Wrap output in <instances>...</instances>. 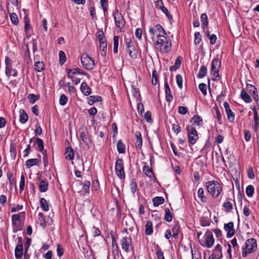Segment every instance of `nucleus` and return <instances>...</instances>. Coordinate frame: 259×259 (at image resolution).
<instances>
[{
  "label": "nucleus",
  "instance_id": "6",
  "mask_svg": "<svg viewBox=\"0 0 259 259\" xmlns=\"http://www.w3.org/2000/svg\"><path fill=\"white\" fill-rule=\"evenodd\" d=\"M115 172L120 179L125 178V173L123 167V162L122 159H118L115 163Z\"/></svg>",
  "mask_w": 259,
  "mask_h": 259
},
{
  "label": "nucleus",
  "instance_id": "61",
  "mask_svg": "<svg viewBox=\"0 0 259 259\" xmlns=\"http://www.w3.org/2000/svg\"><path fill=\"white\" fill-rule=\"evenodd\" d=\"M195 39L194 43L195 45H198L200 43L201 40V38L200 36V34L199 32H196L194 34Z\"/></svg>",
  "mask_w": 259,
  "mask_h": 259
},
{
  "label": "nucleus",
  "instance_id": "60",
  "mask_svg": "<svg viewBox=\"0 0 259 259\" xmlns=\"http://www.w3.org/2000/svg\"><path fill=\"white\" fill-rule=\"evenodd\" d=\"M193 119L194 120V123H196L197 125H200L201 124V122L202 121V118L201 116L195 115L194 116Z\"/></svg>",
  "mask_w": 259,
  "mask_h": 259
},
{
  "label": "nucleus",
  "instance_id": "42",
  "mask_svg": "<svg viewBox=\"0 0 259 259\" xmlns=\"http://www.w3.org/2000/svg\"><path fill=\"white\" fill-rule=\"evenodd\" d=\"M254 188L252 185H248L246 188V194L248 197H251L254 193Z\"/></svg>",
  "mask_w": 259,
  "mask_h": 259
},
{
  "label": "nucleus",
  "instance_id": "51",
  "mask_svg": "<svg viewBox=\"0 0 259 259\" xmlns=\"http://www.w3.org/2000/svg\"><path fill=\"white\" fill-rule=\"evenodd\" d=\"M66 56L64 52L60 51L59 52V62L61 65H63L66 61Z\"/></svg>",
  "mask_w": 259,
  "mask_h": 259
},
{
  "label": "nucleus",
  "instance_id": "47",
  "mask_svg": "<svg viewBox=\"0 0 259 259\" xmlns=\"http://www.w3.org/2000/svg\"><path fill=\"white\" fill-rule=\"evenodd\" d=\"M253 114H254L253 115V119L254 121V126L256 128H257L258 125H259V122H258L259 118H258V115H257V112L255 108H254L253 110Z\"/></svg>",
  "mask_w": 259,
  "mask_h": 259
},
{
  "label": "nucleus",
  "instance_id": "19",
  "mask_svg": "<svg viewBox=\"0 0 259 259\" xmlns=\"http://www.w3.org/2000/svg\"><path fill=\"white\" fill-rule=\"evenodd\" d=\"M154 28L157 33V34H156L157 37L162 36L163 35H167L165 30L160 25L157 24Z\"/></svg>",
  "mask_w": 259,
  "mask_h": 259
},
{
  "label": "nucleus",
  "instance_id": "37",
  "mask_svg": "<svg viewBox=\"0 0 259 259\" xmlns=\"http://www.w3.org/2000/svg\"><path fill=\"white\" fill-rule=\"evenodd\" d=\"M165 211V217L164 220L168 222H170L172 220V215L168 208H166L164 210Z\"/></svg>",
  "mask_w": 259,
  "mask_h": 259
},
{
  "label": "nucleus",
  "instance_id": "3",
  "mask_svg": "<svg viewBox=\"0 0 259 259\" xmlns=\"http://www.w3.org/2000/svg\"><path fill=\"white\" fill-rule=\"evenodd\" d=\"M256 248L257 244L256 240L254 238L248 239L245 242V248L242 252V256L246 257L248 254L256 250Z\"/></svg>",
  "mask_w": 259,
  "mask_h": 259
},
{
  "label": "nucleus",
  "instance_id": "13",
  "mask_svg": "<svg viewBox=\"0 0 259 259\" xmlns=\"http://www.w3.org/2000/svg\"><path fill=\"white\" fill-rule=\"evenodd\" d=\"M126 52L129 54V55L131 58L136 59L137 57L138 52L135 48L134 45L127 46V48H126Z\"/></svg>",
  "mask_w": 259,
  "mask_h": 259
},
{
  "label": "nucleus",
  "instance_id": "15",
  "mask_svg": "<svg viewBox=\"0 0 259 259\" xmlns=\"http://www.w3.org/2000/svg\"><path fill=\"white\" fill-rule=\"evenodd\" d=\"M212 254L214 256V257L218 258V259H220L222 257V248L221 246L219 244L215 246L212 251Z\"/></svg>",
  "mask_w": 259,
  "mask_h": 259
},
{
  "label": "nucleus",
  "instance_id": "24",
  "mask_svg": "<svg viewBox=\"0 0 259 259\" xmlns=\"http://www.w3.org/2000/svg\"><path fill=\"white\" fill-rule=\"evenodd\" d=\"M135 136L137 138V141L136 143V147L137 148L140 149L142 147V138L141 134L140 132H137L135 133Z\"/></svg>",
  "mask_w": 259,
  "mask_h": 259
},
{
  "label": "nucleus",
  "instance_id": "46",
  "mask_svg": "<svg viewBox=\"0 0 259 259\" xmlns=\"http://www.w3.org/2000/svg\"><path fill=\"white\" fill-rule=\"evenodd\" d=\"M7 177L10 183V188H12L15 183V179L13 177V174L11 172H8L7 173Z\"/></svg>",
  "mask_w": 259,
  "mask_h": 259
},
{
  "label": "nucleus",
  "instance_id": "14",
  "mask_svg": "<svg viewBox=\"0 0 259 259\" xmlns=\"http://www.w3.org/2000/svg\"><path fill=\"white\" fill-rule=\"evenodd\" d=\"M221 61L218 59H214L211 62V67L210 71H219L221 67Z\"/></svg>",
  "mask_w": 259,
  "mask_h": 259
},
{
  "label": "nucleus",
  "instance_id": "12",
  "mask_svg": "<svg viewBox=\"0 0 259 259\" xmlns=\"http://www.w3.org/2000/svg\"><path fill=\"white\" fill-rule=\"evenodd\" d=\"M114 20L116 26L119 28L123 27L125 24V22L120 13L117 14V16H114Z\"/></svg>",
  "mask_w": 259,
  "mask_h": 259
},
{
  "label": "nucleus",
  "instance_id": "1",
  "mask_svg": "<svg viewBox=\"0 0 259 259\" xmlns=\"http://www.w3.org/2000/svg\"><path fill=\"white\" fill-rule=\"evenodd\" d=\"M155 45L157 49L162 53L169 52L171 49V42L167 35L158 37Z\"/></svg>",
  "mask_w": 259,
  "mask_h": 259
},
{
  "label": "nucleus",
  "instance_id": "50",
  "mask_svg": "<svg viewBox=\"0 0 259 259\" xmlns=\"http://www.w3.org/2000/svg\"><path fill=\"white\" fill-rule=\"evenodd\" d=\"M213 109L214 110V111L215 112L216 118H217L218 122H219L220 124H222V122H221L222 116H221V112L219 110L218 107L217 106H215V107H214V108H213Z\"/></svg>",
  "mask_w": 259,
  "mask_h": 259
},
{
  "label": "nucleus",
  "instance_id": "30",
  "mask_svg": "<svg viewBox=\"0 0 259 259\" xmlns=\"http://www.w3.org/2000/svg\"><path fill=\"white\" fill-rule=\"evenodd\" d=\"M242 99L246 103H250L252 101L250 96L246 93L245 90H242L241 92Z\"/></svg>",
  "mask_w": 259,
  "mask_h": 259
},
{
  "label": "nucleus",
  "instance_id": "53",
  "mask_svg": "<svg viewBox=\"0 0 259 259\" xmlns=\"http://www.w3.org/2000/svg\"><path fill=\"white\" fill-rule=\"evenodd\" d=\"M67 97L64 94L61 95L59 99V104L62 106H64L67 103Z\"/></svg>",
  "mask_w": 259,
  "mask_h": 259
},
{
  "label": "nucleus",
  "instance_id": "32",
  "mask_svg": "<svg viewBox=\"0 0 259 259\" xmlns=\"http://www.w3.org/2000/svg\"><path fill=\"white\" fill-rule=\"evenodd\" d=\"M66 158L68 160H72L74 158V152L71 147H67L66 149Z\"/></svg>",
  "mask_w": 259,
  "mask_h": 259
},
{
  "label": "nucleus",
  "instance_id": "52",
  "mask_svg": "<svg viewBox=\"0 0 259 259\" xmlns=\"http://www.w3.org/2000/svg\"><path fill=\"white\" fill-rule=\"evenodd\" d=\"M24 20L25 23L24 30L27 33L28 30L31 28V26L30 25L29 20L28 17H27L26 16L24 17Z\"/></svg>",
  "mask_w": 259,
  "mask_h": 259
},
{
  "label": "nucleus",
  "instance_id": "2",
  "mask_svg": "<svg viewBox=\"0 0 259 259\" xmlns=\"http://www.w3.org/2000/svg\"><path fill=\"white\" fill-rule=\"evenodd\" d=\"M206 185L208 193L214 198L217 197L222 191V187L218 181H208Z\"/></svg>",
  "mask_w": 259,
  "mask_h": 259
},
{
  "label": "nucleus",
  "instance_id": "27",
  "mask_svg": "<svg viewBox=\"0 0 259 259\" xmlns=\"http://www.w3.org/2000/svg\"><path fill=\"white\" fill-rule=\"evenodd\" d=\"M23 254V246L17 245L15 250V255L17 259H20Z\"/></svg>",
  "mask_w": 259,
  "mask_h": 259
},
{
  "label": "nucleus",
  "instance_id": "8",
  "mask_svg": "<svg viewBox=\"0 0 259 259\" xmlns=\"http://www.w3.org/2000/svg\"><path fill=\"white\" fill-rule=\"evenodd\" d=\"M205 242L204 244H201L202 246H205L207 248L212 247L214 242L213 234L212 232L207 230L204 235Z\"/></svg>",
  "mask_w": 259,
  "mask_h": 259
},
{
  "label": "nucleus",
  "instance_id": "54",
  "mask_svg": "<svg viewBox=\"0 0 259 259\" xmlns=\"http://www.w3.org/2000/svg\"><path fill=\"white\" fill-rule=\"evenodd\" d=\"M176 81L178 84V86L180 89H182L183 88V78L182 76L180 74H178L176 76Z\"/></svg>",
  "mask_w": 259,
  "mask_h": 259
},
{
  "label": "nucleus",
  "instance_id": "23",
  "mask_svg": "<svg viewBox=\"0 0 259 259\" xmlns=\"http://www.w3.org/2000/svg\"><path fill=\"white\" fill-rule=\"evenodd\" d=\"M38 188L40 192H45L48 189V183L45 180H40Z\"/></svg>",
  "mask_w": 259,
  "mask_h": 259
},
{
  "label": "nucleus",
  "instance_id": "5",
  "mask_svg": "<svg viewBox=\"0 0 259 259\" xmlns=\"http://www.w3.org/2000/svg\"><path fill=\"white\" fill-rule=\"evenodd\" d=\"M81 62L83 67L89 70L93 69L95 66L94 60L86 54L81 55Z\"/></svg>",
  "mask_w": 259,
  "mask_h": 259
},
{
  "label": "nucleus",
  "instance_id": "17",
  "mask_svg": "<svg viewBox=\"0 0 259 259\" xmlns=\"http://www.w3.org/2000/svg\"><path fill=\"white\" fill-rule=\"evenodd\" d=\"M35 143L36 144L37 147L38 148V150L42 153L43 155H45L47 154V151L44 150V143L43 141L39 138H36L35 139Z\"/></svg>",
  "mask_w": 259,
  "mask_h": 259
},
{
  "label": "nucleus",
  "instance_id": "9",
  "mask_svg": "<svg viewBox=\"0 0 259 259\" xmlns=\"http://www.w3.org/2000/svg\"><path fill=\"white\" fill-rule=\"evenodd\" d=\"M122 248L126 252H129V247L132 245V239L130 237H123L120 240Z\"/></svg>",
  "mask_w": 259,
  "mask_h": 259
},
{
  "label": "nucleus",
  "instance_id": "36",
  "mask_svg": "<svg viewBox=\"0 0 259 259\" xmlns=\"http://www.w3.org/2000/svg\"><path fill=\"white\" fill-rule=\"evenodd\" d=\"M6 74L8 76L11 75L16 76L17 75V71L12 68V66H8L6 67Z\"/></svg>",
  "mask_w": 259,
  "mask_h": 259
},
{
  "label": "nucleus",
  "instance_id": "20",
  "mask_svg": "<svg viewBox=\"0 0 259 259\" xmlns=\"http://www.w3.org/2000/svg\"><path fill=\"white\" fill-rule=\"evenodd\" d=\"M182 57L178 56L176 60L175 65L170 67L169 70L170 71H176L180 67L182 61Z\"/></svg>",
  "mask_w": 259,
  "mask_h": 259
},
{
  "label": "nucleus",
  "instance_id": "40",
  "mask_svg": "<svg viewBox=\"0 0 259 259\" xmlns=\"http://www.w3.org/2000/svg\"><path fill=\"white\" fill-rule=\"evenodd\" d=\"M198 197L200 198L201 201L203 202H206L207 200L206 197L204 195V190L202 188H200L198 189L197 192Z\"/></svg>",
  "mask_w": 259,
  "mask_h": 259
},
{
  "label": "nucleus",
  "instance_id": "63",
  "mask_svg": "<svg viewBox=\"0 0 259 259\" xmlns=\"http://www.w3.org/2000/svg\"><path fill=\"white\" fill-rule=\"evenodd\" d=\"M210 74L212 75V79L213 80H218L220 78L219 71H210Z\"/></svg>",
  "mask_w": 259,
  "mask_h": 259
},
{
  "label": "nucleus",
  "instance_id": "10",
  "mask_svg": "<svg viewBox=\"0 0 259 259\" xmlns=\"http://www.w3.org/2000/svg\"><path fill=\"white\" fill-rule=\"evenodd\" d=\"M224 229L227 232V237L231 238L234 235L235 229H234V224L233 222H230L228 224H225Z\"/></svg>",
  "mask_w": 259,
  "mask_h": 259
},
{
  "label": "nucleus",
  "instance_id": "21",
  "mask_svg": "<svg viewBox=\"0 0 259 259\" xmlns=\"http://www.w3.org/2000/svg\"><path fill=\"white\" fill-rule=\"evenodd\" d=\"M143 172L150 178L154 177V173L152 168H150L148 165H144L143 167Z\"/></svg>",
  "mask_w": 259,
  "mask_h": 259
},
{
  "label": "nucleus",
  "instance_id": "41",
  "mask_svg": "<svg viewBox=\"0 0 259 259\" xmlns=\"http://www.w3.org/2000/svg\"><path fill=\"white\" fill-rule=\"evenodd\" d=\"M227 115L228 120L231 122H234L235 120V114L231 110V109H228L226 111Z\"/></svg>",
  "mask_w": 259,
  "mask_h": 259
},
{
  "label": "nucleus",
  "instance_id": "35",
  "mask_svg": "<svg viewBox=\"0 0 259 259\" xmlns=\"http://www.w3.org/2000/svg\"><path fill=\"white\" fill-rule=\"evenodd\" d=\"M102 98L99 96H91L88 98V103L92 105L95 102L100 101Z\"/></svg>",
  "mask_w": 259,
  "mask_h": 259
},
{
  "label": "nucleus",
  "instance_id": "49",
  "mask_svg": "<svg viewBox=\"0 0 259 259\" xmlns=\"http://www.w3.org/2000/svg\"><path fill=\"white\" fill-rule=\"evenodd\" d=\"M179 228L180 226L178 224H176L173 226L172 231L173 232L172 237L177 238L179 234Z\"/></svg>",
  "mask_w": 259,
  "mask_h": 259
},
{
  "label": "nucleus",
  "instance_id": "16",
  "mask_svg": "<svg viewBox=\"0 0 259 259\" xmlns=\"http://www.w3.org/2000/svg\"><path fill=\"white\" fill-rule=\"evenodd\" d=\"M9 4L8 3L7 5V8L8 12L10 14V19L13 24H14L15 25H17L18 23V21H19L17 16L16 13L11 12V11L9 8Z\"/></svg>",
  "mask_w": 259,
  "mask_h": 259
},
{
  "label": "nucleus",
  "instance_id": "34",
  "mask_svg": "<svg viewBox=\"0 0 259 259\" xmlns=\"http://www.w3.org/2000/svg\"><path fill=\"white\" fill-rule=\"evenodd\" d=\"M117 149L119 153H124L125 147L121 140H119L117 143Z\"/></svg>",
  "mask_w": 259,
  "mask_h": 259
},
{
  "label": "nucleus",
  "instance_id": "62",
  "mask_svg": "<svg viewBox=\"0 0 259 259\" xmlns=\"http://www.w3.org/2000/svg\"><path fill=\"white\" fill-rule=\"evenodd\" d=\"M231 243L234 249V251L239 250V246L237 244V239L234 238L231 241Z\"/></svg>",
  "mask_w": 259,
  "mask_h": 259
},
{
  "label": "nucleus",
  "instance_id": "44",
  "mask_svg": "<svg viewBox=\"0 0 259 259\" xmlns=\"http://www.w3.org/2000/svg\"><path fill=\"white\" fill-rule=\"evenodd\" d=\"M35 69L38 71L40 72L41 70H44L45 67V65L42 62H36L34 64Z\"/></svg>",
  "mask_w": 259,
  "mask_h": 259
},
{
  "label": "nucleus",
  "instance_id": "31",
  "mask_svg": "<svg viewBox=\"0 0 259 259\" xmlns=\"http://www.w3.org/2000/svg\"><path fill=\"white\" fill-rule=\"evenodd\" d=\"M25 212L24 211L21 212L19 214H15L12 216V221L13 222L20 221L21 218H25Z\"/></svg>",
  "mask_w": 259,
  "mask_h": 259
},
{
  "label": "nucleus",
  "instance_id": "64",
  "mask_svg": "<svg viewBox=\"0 0 259 259\" xmlns=\"http://www.w3.org/2000/svg\"><path fill=\"white\" fill-rule=\"evenodd\" d=\"M145 120L148 122H152L153 120L151 118V113L150 111H147L144 114Z\"/></svg>",
  "mask_w": 259,
  "mask_h": 259
},
{
  "label": "nucleus",
  "instance_id": "18",
  "mask_svg": "<svg viewBox=\"0 0 259 259\" xmlns=\"http://www.w3.org/2000/svg\"><path fill=\"white\" fill-rule=\"evenodd\" d=\"M80 90L85 96H89L91 93V89L88 85L87 83L82 82L80 85Z\"/></svg>",
  "mask_w": 259,
  "mask_h": 259
},
{
  "label": "nucleus",
  "instance_id": "29",
  "mask_svg": "<svg viewBox=\"0 0 259 259\" xmlns=\"http://www.w3.org/2000/svg\"><path fill=\"white\" fill-rule=\"evenodd\" d=\"M164 199L162 197H155L152 199L153 205L154 206H158L164 202Z\"/></svg>",
  "mask_w": 259,
  "mask_h": 259
},
{
  "label": "nucleus",
  "instance_id": "57",
  "mask_svg": "<svg viewBox=\"0 0 259 259\" xmlns=\"http://www.w3.org/2000/svg\"><path fill=\"white\" fill-rule=\"evenodd\" d=\"M91 183L89 181H85L82 187L83 190L86 193H89Z\"/></svg>",
  "mask_w": 259,
  "mask_h": 259
},
{
  "label": "nucleus",
  "instance_id": "58",
  "mask_svg": "<svg viewBox=\"0 0 259 259\" xmlns=\"http://www.w3.org/2000/svg\"><path fill=\"white\" fill-rule=\"evenodd\" d=\"M199 89L204 96L207 94L206 85L204 83H201L199 85Z\"/></svg>",
  "mask_w": 259,
  "mask_h": 259
},
{
  "label": "nucleus",
  "instance_id": "7",
  "mask_svg": "<svg viewBox=\"0 0 259 259\" xmlns=\"http://www.w3.org/2000/svg\"><path fill=\"white\" fill-rule=\"evenodd\" d=\"M80 138L81 140L80 144H82V147L85 150H87L90 149V143L91 140L89 136V133L87 131H82L80 133Z\"/></svg>",
  "mask_w": 259,
  "mask_h": 259
},
{
  "label": "nucleus",
  "instance_id": "28",
  "mask_svg": "<svg viewBox=\"0 0 259 259\" xmlns=\"http://www.w3.org/2000/svg\"><path fill=\"white\" fill-rule=\"evenodd\" d=\"M100 49L101 52V56L103 57L105 56L106 55L107 51V42L106 40L100 42Z\"/></svg>",
  "mask_w": 259,
  "mask_h": 259
},
{
  "label": "nucleus",
  "instance_id": "45",
  "mask_svg": "<svg viewBox=\"0 0 259 259\" xmlns=\"http://www.w3.org/2000/svg\"><path fill=\"white\" fill-rule=\"evenodd\" d=\"M223 206L227 212L231 211L233 208L232 203L229 201L225 202Z\"/></svg>",
  "mask_w": 259,
  "mask_h": 259
},
{
  "label": "nucleus",
  "instance_id": "59",
  "mask_svg": "<svg viewBox=\"0 0 259 259\" xmlns=\"http://www.w3.org/2000/svg\"><path fill=\"white\" fill-rule=\"evenodd\" d=\"M28 98L29 102L31 104H34L38 99V98L33 94L29 95Z\"/></svg>",
  "mask_w": 259,
  "mask_h": 259
},
{
  "label": "nucleus",
  "instance_id": "39",
  "mask_svg": "<svg viewBox=\"0 0 259 259\" xmlns=\"http://www.w3.org/2000/svg\"><path fill=\"white\" fill-rule=\"evenodd\" d=\"M207 73V67L205 66H202L201 67L199 73L198 74V77L199 78H203L206 74Z\"/></svg>",
  "mask_w": 259,
  "mask_h": 259
},
{
  "label": "nucleus",
  "instance_id": "38",
  "mask_svg": "<svg viewBox=\"0 0 259 259\" xmlns=\"http://www.w3.org/2000/svg\"><path fill=\"white\" fill-rule=\"evenodd\" d=\"M40 204L41 208L46 211H47L49 209V207L48 204L47 200L44 198H41L40 200Z\"/></svg>",
  "mask_w": 259,
  "mask_h": 259
},
{
  "label": "nucleus",
  "instance_id": "22",
  "mask_svg": "<svg viewBox=\"0 0 259 259\" xmlns=\"http://www.w3.org/2000/svg\"><path fill=\"white\" fill-rule=\"evenodd\" d=\"M20 122L21 123H25L28 119V116L24 109H20Z\"/></svg>",
  "mask_w": 259,
  "mask_h": 259
},
{
  "label": "nucleus",
  "instance_id": "11",
  "mask_svg": "<svg viewBox=\"0 0 259 259\" xmlns=\"http://www.w3.org/2000/svg\"><path fill=\"white\" fill-rule=\"evenodd\" d=\"M164 89L166 94V100L167 102L170 103L173 100V96L171 94V90L167 81V79H165L164 80Z\"/></svg>",
  "mask_w": 259,
  "mask_h": 259
},
{
  "label": "nucleus",
  "instance_id": "48",
  "mask_svg": "<svg viewBox=\"0 0 259 259\" xmlns=\"http://www.w3.org/2000/svg\"><path fill=\"white\" fill-rule=\"evenodd\" d=\"M161 4H162V6L159 7V8L160 10L164 13L165 14L167 17L168 18L169 20H171L172 18V16L170 14V13L168 12L167 9L165 8L163 5L162 3L161 2Z\"/></svg>",
  "mask_w": 259,
  "mask_h": 259
},
{
  "label": "nucleus",
  "instance_id": "4",
  "mask_svg": "<svg viewBox=\"0 0 259 259\" xmlns=\"http://www.w3.org/2000/svg\"><path fill=\"white\" fill-rule=\"evenodd\" d=\"M187 131L189 143L191 145H194L196 143L198 139H199L195 127L191 125H187Z\"/></svg>",
  "mask_w": 259,
  "mask_h": 259
},
{
  "label": "nucleus",
  "instance_id": "33",
  "mask_svg": "<svg viewBox=\"0 0 259 259\" xmlns=\"http://www.w3.org/2000/svg\"><path fill=\"white\" fill-rule=\"evenodd\" d=\"M13 227V232L16 233L19 231H21L22 229V224L20 221L15 222L12 223Z\"/></svg>",
  "mask_w": 259,
  "mask_h": 259
},
{
  "label": "nucleus",
  "instance_id": "43",
  "mask_svg": "<svg viewBox=\"0 0 259 259\" xmlns=\"http://www.w3.org/2000/svg\"><path fill=\"white\" fill-rule=\"evenodd\" d=\"M201 21L202 22V28H204V27L207 26L208 25V20H207V16L206 13H203L201 16Z\"/></svg>",
  "mask_w": 259,
  "mask_h": 259
},
{
  "label": "nucleus",
  "instance_id": "25",
  "mask_svg": "<svg viewBox=\"0 0 259 259\" xmlns=\"http://www.w3.org/2000/svg\"><path fill=\"white\" fill-rule=\"evenodd\" d=\"M145 229V234L147 235H150L153 233V225L150 221H148L146 223Z\"/></svg>",
  "mask_w": 259,
  "mask_h": 259
},
{
  "label": "nucleus",
  "instance_id": "55",
  "mask_svg": "<svg viewBox=\"0 0 259 259\" xmlns=\"http://www.w3.org/2000/svg\"><path fill=\"white\" fill-rule=\"evenodd\" d=\"M96 37L99 40L100 42L106 40L103 31H98L96 33Z\"/></svg>",
  "mask_w": 259,
  "mask_h": 259
},
{
  "label": "nucleus",
  "instance_id": "26",
  "mask_svg": "<svg viewBox=\"0 0 259 259\" xmlns=\"http://www.w3.org/2000/svg\"><path fill=\"white\" fill-rule=\"evenodd\" d=\"M40 162V160L37 158L29 159L26 161L25 164L28 168H30L33 165H37Z\"/></svg>",
  "mask_w": 259,
  "mask_h": 259
},
{
  "label": "nucleus",
  "instance_id": "56",
  "mask_svg": "<svg viewBox=\"0 0 259 259\" xmlns=\"http://www.w3.org/2000/svg\"><path fill=\"white\" fill-rule=\"evenodd\" d=\"M158 75H157V72L155 70L152 71V83L156 85L158 83Z\"/></svg>",
  "mask_w": 259,
  "mask_h": 259
}]
</instances>
